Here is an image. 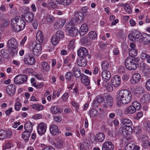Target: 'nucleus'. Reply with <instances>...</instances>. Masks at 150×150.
I'll return each instance as SVG.
<instances>
[{"instance_id": "nucleus-1", "label": "nucleus", "mask_w": 150, "mask_h": 150, "mask_svg": "<svg viewBox=\"0 0 150 150\" xmlns=\"http://www.w3.org/2000/svg\"><path fill=\"white\" fill-rule=\"evenodd\" d=\"M132 98L131 93L129 91L126 89L122 90L119 91L117 98V105L120 107L127 104L130 102Z\"/></svg>"}, {"instance_id": "nucleus-2", "label": "nucleus", "mask_w": 150, "mask_h": 150, "mask_svg": "<svg viewBox=\"0 0 150 150\" xmlns=\"http://www.w3.org/2000/svg\"><path fill=\"white\" fill-rule=\"evenodd\" d=\"M11 25L13 31L17 32L25 28V22L20 17L17 16L11 19Z\"/></svg>"}, {"instance_id": "nucleus-3", "label": "nucleus", "mask_w": 150, "mask_h": 150, "mask_svg": "<svg viewBox=\"0 0 150 150\" xmlns=\"http://www.w3.org/2000/svg\"><path fill=\"white\" fill-rule=\"evenodd\" d=\"M139 59L138 57L133 58L132 59L127 57L125 61V67L128 69L131 70H135L138 66Z\"/></svg>"}, {"instance_id": "nucleus-4", "label": "nucleus", "mask_w": 150, "mask_h": 150, "mask_svg": "<svg viewBox=\"0 0 150 150\" xmlns=\"http://www.w3.org/2000/svg\"><path fill=\"white\" fill-rule=\"evenodd\" d=\"M66 27L70 36L72 37L76 36L79 33L78 29L74 26L71 25V23L68 24L66 26Z\"/></svg>"}, {"instance_id": "nucleus-5", "label": "nucleus", "mask_w": 150, "mask_h": 150, "mask_svg": "<svg viewBox=\"0 0 150 150\" xmlns=\"http://www.w3.org/2000/svg\"><path fill=\"white\" fill-rule=\"evenodd\" d=\"M30 48L33 50V54L35 55H38L41 51V44L33 43L30 46Z\"/></svg>"}, {"instance_id": "nucleus-6", "label": "nucleus", "mask_w": 150, "mask_h": 150, "mask_svg": "<svg viewBox=\"0 0 150 150\" xmlns=\"http://www.w3.org/2000/svg\"><path fill=\"white\" fill-rule=\"evenodd\" d=\"M27 79V76L23 74L18 75L15 77L14 82L16 84H21L25 82Z\"/></svg>"}, {"instance_id": "nucleus-7", "label": "nucleus", "mask_w": 150, "mask_h": 150, "mask_svg": "<svg viewBox=\"0 0 150 150\" xmlns=\"http://www.w3.org/2000/svg\"><path fill=\"white\" fill-rule=\"evenodd\" d=\"M141 76L140 74L135 73L133 74L130 80V83L132 84H136L140 81Z\"/></svg>"}, {"instance_id": "nucleus-8", "label": "nucleus", "mask_w": 150, "mask_h": 150, "mask_svg": "<svg viewBox=\"0 0 150 150\" xmlns=\"http://www.w3.org/2000/svg\"><path fill=\"white\" fill-rule=\"evenodd\" d=\"M87 50L84 47H81L77 50V54L80 57L85 58L88 54Z\"/></svg>"}, {"instance_id": "nucleus-9", "label": "nucleus", "mask_w": 150, "mask_h": 150, "mask_svg": "<svg viewBox=\"0 0 150 150\" xmlns=\"http://www.w3.org/2000/svg\"><path fill=\"white\" fill-rule=\"evenodd\" d=\"M114 146L110 141H106L102 145V150H113Z\"/></svg>"}, {"instance_id": "nucleus-10", "label": "nucleus", "mask_w": 150, "mask_h": 150, "mask_svg": "<svg viewBox=\"0 0 150 150\" xmlns=\"http://www.w3.org/2000/svg\"><path fill=\"white\" fill-rule=\"evenodd\" d=\"M47 126L45 123L41 122L38 127V132L40 134H43L46 132Z\"/></svg>"}, {"instance_id": "nucleus-11", "label": "nucleus", "mask_w": 150, "mask_h": 150, "mask_svg": "<svg viewBox=\"0 0 150 150\" xmlns=\"http://www.w3.org/2000/svg\"><path fill=\"white\" fill-rule=\"evenodd\" d=\"M105 138V135L104 133L99 132L96 135L94 140L96 143H101L104 141Z\"/></svg>"}, {"instance_id": "nucleus-12", "label": "nucleus", "mask_w": 150, "mask_h": 150, "mask_svg": "<svg viewBox=\"0 0 150 150\" xmlns=\"http://www.w3.org/2000/svg\"><path fill=\"white\" fill-rule=\"evenodd\" d=\"M111 82L113 86L115 87H117L120 83L121 78L119 76L115 75L112 78Z\"/></svg>"}, {"instance_id": "nucleus-13", "label": "nucleus", "mask_w": 150, "mask_h": 150, "mask_svg": "<svg viewBox=\"0 0 150 150\" xmlns=\"http://www.w3.org/2000/svg\"><path fill=\"white\" fill-rule=\"evenodd\" d=\"M23 61L25 64L33 65L35 63V60L33 57L29 55L24 57Z\"/></svg>"}, {"instance_id": "nucleus-14", "label": "nucleus", "mask_w": 150, "mask_h": 150, "mask_svg": "<svg viewBox=\"0 0 150 150\" xmlns=\"http://www.w3.org/2000/svg\"><path fill=\"white\" fill-rule=\"evenodd\" d=\"M7 46L10 48L16 49L18 47V44L16 40L13 38H11L8 41Z\"/></svg>"}, {"instance_id": "nucleus-15", "label": "nucleus", "mask_w": 150, "mask_h": 150, "mask_svg": "<svg viewBox=\"0 0 150 150\" xmlns=\"http://www.w3.org/2000/svg\"><path fill=\"white\" fill-rule=\"evenodd\" d=\"M15 86L14 84L9 85L6 88V92L10 96H13L15 93Z\"/></svg>"}, {"instance_id": "nucleus-16", "label": "nucleus", "mask_w": 150, "mask_h": 150, "mask_svg": "<svg viewBox=\"0 0 150 150\" xmlns=\"http://www.w3.org/2000/svg\"><path fill=\"white\" fill-rule=\"evenodd\" d=\"M101 76L103 80L104 81L106 82L110 79L111 75L109 71H102L101 73Z\"/></svg>"}, {"instance_id": "nucleus-17", "label": "nucleus", "mask_w": 150, "mask_h": 150, "mask_svg": "<svg viewBox=\"0 0 150 150\" xmlns=\"http://www.w3.org/2000/svg\"><path fill=\"white\" fill-rule=\"evenodd\" d=\"M50 110L52 113L54 114H57L58 113H61L63 111V109L57 105L51 106Z\"/></svg>"}, {"instance_id": "nucleus-18", "label": "nucleus", "mask_w": 150, "mask_h": 150, "mask_svg": "<svg viewBox=\"0 0 150 150\" xmlns=\"http://www.w3.org/2000/svg\"><path fill=\"white\" fill-rule=\"evenodd\" d=\"M22 18H24L25 21L28 23H30L33 21L34 15L33 13L31 12L27 13L25 16H22Z\"/></svg>"}, {"instance_id": "nucleus-19", "label": "nucleus", "mask_w": 150, "mask_h": 150, "mask_svg": "<svg viewBox=\"0 0 150 150\" xmlns=\"http://www.w3.org/2000/svg\"><path fill=\"white\" fill-rule=\"evenodd\" d=\"M50 130L51 134L54 135H57L59 133L58 127L54 125L50 126Z\"/></svg>"}, {"instance_id": "nucleus-20", "label": "nucleus", "mask_w": 150, "mask_h": 150, "mask_svg": "<svg viewBox=\"0 0 150 150\" xmlns=\"http://www.w3.org/2000/svg\"><path fill=\"white\" fill-rule=\"evenodd\" d=\"M43 21L46 23H51L54 22V18L53 16L49 14H47L44 16L43 18Z\"/></svg>"}, {"instance_id": "nucleus-21", "label": "nucleus", "mask_w": 150, "mask_h": 150, "mask_svg": "<svg viewBox=\"0 0 150 150\" xmlns=\"http://www.w3.org/2000/svg\"><path fill=\"white\" fill-rule=\"evenodd\" d=\"M88 31V26L87 24H83L80 28L79 33L81 36H83L86 34Z\"/></svg>"}, {"instance_id": "nucleus-22", "label": "nucleus", "mask_w": 150, "mask_h": 150, "mask_svg": "<svg viewBox=\"0 0 150 150\" xmlns=\"http://www.w3.org/2000/svg\"><path fill=\"white\" fill-rule=\"evenodd\" d=\"M81 81L82 83L86 85H88L90 83L88 77L83 74H82L81 76Z\"/></svg>"}, {"instance_id": "nucleus-23", "label": "nucleus", "mask_w": 150, "mask_h": 150, "mask_svg": "<svg viewBox=\"0 0 150 150\" xmlns=\"http://www.w3.org/2000/svg\"><path fill=\"white\" fill-rule=\"evenodd\" d=\"M44 40L43 34L40 31H38L36 35V40L41 44Z\"/></svg>"}, {"instance_id": "nucleus-24", "label": "nucleus", "mask_w": 150, "mask_h": 150, "mask_svg": "<svg viewBox=\"0 0 150 150\" xmlns=\"http://www.w3.org/2000/svg\"><path fill=\"white\" fill-rule=\"evenodd\" d=\"M42 69L45 71L48 72L50 69V66L48 63L46 62H43L41 64Z\"/></svg>"}, {"instance_id": "nucleus-25", "label": "nucleus", "mask_w": 150, "mask_h": 150, "mask_svg": "<svg viewBox=\"0 0 150 150\" xmlns=\"http://www.w3.org/2000/svg\"><path fill=\"white\" fill-rule=\"evenodd\" d=\"M66 21L64 20H61L59 22H56L54 25V28L57 29L61 28L64 25Z\"/></svg>"}, {"instance_id": "nucleus-26", "label": "nucleus", "mask_w": 150, "mask_h": 150, "mask_svg": "<svg viewBox=\"0 0 150 150\" xmlns=\"http://www.w3.org/2000/svg\"><path fill=\"white\" fill-rule=\"evenodd\" d=\"M33 125L31 122H27L25 124L24 127L25 131L31 132L33 129Z\"/></svg>"}, {"instance_id": "nucleus-27", "label": "nucleus", "mask_w": 150, "mask_h": 150, "mask_svg": "<svg viewBox=\"0 0 150 150\" xmlns=\"http://www.w3.org/2000/svg\"><path fill=\"white\" fill-rule=\"evenodd\" d=\"M121 121L122 124L125 126H132V122L129 119L122 118L121 120Z\"/></svg>"}, {"instance_id": "nucleus-28", "label": "nucleus", "mask_w": 150, "mask_h": 150, "mask_svg": "<svg viewBox=\"0 0 150 150\" xmlns=\"http://www.w3.org/2000/svg\"><path fill=\"white\" fill-rule=\"evenodd\" d=\"M57 2L59 4L67 6L71 3V0H56Z\"/></svg>"}, {"instance_id": "nucleus-29", "label": "nucleus", "mask_w": 150, "mask_h": 150, "mask_svg": "<svg viewBox=\"0 0 150 150\" xmlns=\"http://www.w3.org/2000/svg\"><path fill=\"white\" fill-rule=\"evenodd\" d=\"M149 95L145 94L143 95L140 98V101L142 104H144L147 103L149 99Z\"/></svg>"}, {"instance_id": "nucleus-30", "label": "nucleus", "mask_w": 150, "mask_h": 150, "mask_svg": "<svg viewBox=\"0 0 150 150\" xmlns=\"http://www.w3.org/2000/svg\"><path fill=\"white\" fill-rule=\"evenodd\" d=\"M136 110L132 105L128 107L126 110L125 112L127 114H131L134 113Z\"/></svg>"}, {"instance_id": "nucleus-31", "label": "nucleus", "mask_w": 150, "mask_h": 150, "mask_svg": "<svg viewBox=\"0 0 150 150\" xmlns=\"http://www.w3.org/2000/svg\"><path fill=\"white\" fill-rule=\"evenodd\" d=\"M59 40H60L55 35L52 36L51 41L53 45H56L58 43Z\"/></svg>"}, {"instance_id": "nucleus-32", "label": "nucleus", "mask_w": 150, "mask_h": 150, "mask_svg": "<svg viewBox=\"0 0 150 150\" xmlns=\"http://www.w3.org/2000/svg\"><path fill=\"white\" fill-rule=\"evenodd\" d=\"M30 132L25 131L22 135V138L25 140L28 141L30 137Z\"/></svg>"}, {"instance_id": "nucleus-33", "label": "nucleus", "mask_w": 150, "mask_h": 150, "mask_svg": "<svg viewBox=\"0 0 150 150\" xmlns=\"http://www.w3.org/2000/svg\"><path fill=\"white\" fill-rule=\"evenodd\" d=\"M104 100V98L101 95H99L96 97V100L93 101L94 105L98 103L103 102Z\"/></svg>"}, {"instance_id": "nucleus-34", "label": "nucleus", "mask_w": 150, "mask_h": 150, "mask_svg": "<svg viewBox=\"0 0 150 150\" xmlns=\"http://www.w3.org/2000/svg\"><path fill=\"white\" fill-rule=\"evenodd\" d=\"M101 67L102 71H108L109 67L108 62L106 61L103 62L101 64Z\"/></svg>"}, {"instance_id": "nucleus-35", "label": "nucleus", "mask_w": 150, "mask_h": 150, "mask_svg": "<svg viewBox=\"0 0 150 150\" xmlns=\"http://www.w3.org/2000/svg\"><path fill=\"white\" fill-rule=\"evenodd\" d=\"M137 54V51L136 49H132L129 50V56L131 57H134Z\"/></svg>"}, {"instance_id": "nucleus-36", "label": "nucleus", "mask_w": 150, "mask_h": 150, "mask_svg": "<svg viewBox=\"0 0 150 150\" xmlns=\"http://www.w3.org/2000/svg\"><path fill=\"white\" fill-rule=\"evenodd\" d=\"M76 18L80 21H83L84 19V15L81 12H76L75 14Z\"/></svg>"}, {"instance_id": "nucleus-37", "label": "nucleus", "mask_w": 150, "mask_h": 150, "mask_svg": "<svg viewBox=\"0 0 150 150\" xmlns=\"http://www.w3.org/2000/svg\"><path fill=\"white\" fill-rule=\"evenodd\" d=\"M105 99L106 100L105 101L106 103H111L112 105L113 98L110 95L107 94L105 96Z\"/></svg>"}, {"instance_id": "nucleus-38", "label": "nucleus", "mask_w": 150, "mask_h": 150, "mask_svg": "<svg viewBox=\"0 0 150 150\" xmlns=\"http://www.w3.org/2000/svg\"><path fill=\"white\" fill-rule=\"evenodd\" d=\"M57 6V4L55 2L48 1L47 7L48 8L51 9H54Z\"/></svg>"}, {"instance_id": "nucleus-39", "label": "nucleus", "mask_w": 150, "mask_h": 150, "mask_svg": "<svg viewBox=\"0 0 150 150\" xmlns=\"http://www.w3.org/2000/svg\"><path fill=\"white\" fill-rule=\"evenodd\" d=\"M140 57L142 59H150V56L149 54H147L146 53L145 51H144L142 52L140 55Z\"/></svg>"}, {"instance_id": "nucleus-40", "label": "nucleus", "mask_w": 150, "mask_h": 150, "mask_svg": "<svg viewBox=\"0 0 150 150\" xmlns=\"http://www.w3.org/2000/svg\"><path fill=\"white\" fill-rule=\"evenodd\" d=\"M78 65L82 67H84L86 66L87 62L83 59H82L80 60H78L77 62Z\"/></svg>"}, {"instance_id": "nucleus-41", "label": "nucleus", "mask_w": 150, "mask_h": 150, "mask_svg": "<svg viewBox=\"0 0 150 150\" xmlns=\"http://www.w3.org/2000/svg\"><path fill=\"white\" fill-rule=\"evenodd\" d=\"M55 35L59 40L62 39L64 37L63 32L61 30L58 31L56 33Z\"/></svg>"}, {"instance_id": "nucleus-42", "label": "nucleus", "mask_w": 150, "mask_h": 150, "mask_svg": "<svg viewBox=\"0 0 150 150\" xmlns=\"http://www.w3.org/2000/svg\"><path fill=\"white\" fill-rule=\"evenodd\" d=\"M89 38L93 40H94L97 38V34L94 31H91L88 34Z\"/></svg>"}, {"instance_id": "nucleus-43", "label": "nucleus", "mask_w": 150, "mask_h": 150, "mask_svg": "<svg viewBox=\"0 0 150 150\" xmlns=\"http://www.w3.org/2000/svg\"><path fill=\"white\" fill-rule=\"evenodd\" d=\"M144 89L143 88L140 86H137L135 90V92L138 94H142L144 92Z\"/></svg>"}, {"instance_id": "nucleus-44", "label": "nucleus", "mask_w": 150, "mask_h": 150, "mask_svg": "<svg viewBox=\"0 0 150 150\" xmlns=\"http://www.w3.org/2000/svg\"><path fill=\"white\" fill-rule=\"evenodd\" d=\"M132 105L136 110H138L141 108V105L140 103L137 101L134 102L132 103Z\"/></svg>"}, {"instance_id": "nucleus-45", "label": "nucleus", "mask_w": 150, "mask_h": 150, "mask_svg": "<svg viewBox=\"0 0 150 150\" xmlns=\"http://www.w3.org/2000/svg\"><path fill=\"white\" fill-rule=\"evenodd\" d=\"M73 76V73L70 71H68L65 75V79L67 81H70Z\"/></svg>"}, {"instance_id": "nucleus-46", "label": "nucleus", "mask_w": 150, "mask_h": 150, "mask_svg": "<svg viewBox=\"0 0 150 150\" xmlns=\"http://www.w3.org/2000/svg\"><path fill=\"white\" fill-rule=\"evenodd\" d=\"M124 9L128 13L131 14L132 13V10L129 5L128 4H126L124 6Z\"/></svg>"}, {"instance_id": "nucleus-47", "label": "nucleus", "mask_w": 150, "mask_h": 150, "mask_svg": "<svg viewBox=\"0 0 150 150\" xmlns=\"http://www.w3.org/2000/svg\"><path fill=\"white\" fill-rule=\"evenodd\" d=\"M6 131L0 129V139H6Z\"/></svg>"}, {"instance_id": "nucleus-48", "label": "nucleus", "mask_w": 150, "mask_h": 150, "mask_svg": "<svg viewBox=\"0 0 150 150\" xmlns=\"http://www.w3.org/2000/svg\"><path fill=\"white\" fill-rule=\"evenodd\" d=\"M69 94L68 92H65L61 97V99L64 102L67 101L69 96Z\"/></svg>"}, {"instance_id": "nucleus-49", "label": "nucleus", "mask_w": 150, "mask_h": 150, "mask_svg": "<svg viewBox=\"0 0 150 150\" xmlns=\"http://www.w3.org/2000/svg\"><path fill=\"white\" fill-rule=\"evenodd\" d=\"M104 86L106 90L108 92H111L113 89V87L110 83H107L106 84L104 85Z\"/></svg>"}, {"instance_id": "nucleus-50", "label": "nucleus", "mask_w": 150, "mask_h": 150, "mask_svg": "<svg viewBox=\"0 0 150 150\" xmlns=\"http://www.w3.org/2000/svg\"><path fill=\"white\" fill-rule=\"evenodd\" d=\"M132 142H131L126 146L125 148V150H133L134 146L132 144Z\"/></svg>"}, {"instance_id": "nucleus-51", "label": "nucleus", "mask_w": 150, "mask_h": 150, "mask_svg": "<svg viewBox=\"0 0 150 150\" xmlns=\"http://www.w3.org/2000/svg\"><path fill=\"white\" fill-rule=\"evenodd\" d=\"M98 111L95 109H92L90 112V115L92 117H94L97 114Z\"/></svg>"}, {"instance_id": "nucleus-52", "label": "nucleus", "mask_w": 150, "mask_h": 150, "mask_svg": "<svg viewBox=\"0 0 150 150\" xmlns=\"http://www.w3.org/2000/svg\"><path fill=\"white\" fill-rule=\"evenodd\" d=\"M71 105L74 107L76 108V112H78L79 106V103L75 101H72L71 102Z\"/></svg>"}, {"instance_id": "nucleus-53", "label": "nucleus", "mask_w": 150, "mask_h": 150, "mask_svg": "<svg viewBox=\"0 0 150 150\" xmlns=\"http://www.w3.org/2000/svg\"><path fill=\"white\" fill-rule=\"evenodd\" d=\"M11 147V144L10 143L8 142L6 144H4L3 145V150H6L7 149L10 148Z\"/></svg>"}, {"instance_id": "nucleus-54", "label": "nucleus", "mask_w": 150, "mask_h": 150, "mask_svg": "<svg viewBox=\"0 0 150 150\" xmlns=\"http://www.w3.org/2000/svg\"><path fill=\"white\" fill-rule=\"evenodd\" d=\"M134 33H130L128 35V38L131 41L134 42L136 40L134 37Z\"/></svg>"}, {"instance_id": "nucleus-55", "label": "nucleus", "mask_w": 150, "mask_h": 150, "mask_svg": "<svg viewBox=\"0 0 150 150\" xmlns=\"http://www.w3.org/2000/svg\"><path fill=\"white\" fill-rule=\"evenodd\" d=\"M56 144L58 148L61 149L63 146V142L62 140H59L58 141Z\"/></svg>"}, {"instance_id": "nucleus-56", "label": "nucleus", "mask_w": 150, "mask_h": 150, "mask_svg": "<svg viewBox=\"0 0 150 150\" xmlns=\"http://www.w3.org/2000/svg\"><path fill=\"white\" fill-rule=\"evenodd\" d=\"M21 106V104L19 102H16L15 105V109L17 111L19 110Z\"/></svg>"}, {"instance_id": "nucleus-57", "label": "nucleus", "mask_w": 150, "mask_h": 150, "mask_svg": "<svg viewBox=\"0 0 150 150\" xmlns=\"http://www.w3.org/2000/svg\"><path fill=\"white\" fill-rule=\"evenodd\" d=\"M24 73H28L29 74H31L33 72L32 69L30 68H26L23 71Z\"/></svg>"}, {"instance_id": "nucleus-58", "label": "nucleus", "mask_w": 150, "mask_h": 150, "mask_svg": "<svg viewBox=\"0 0 150 150\" xmlns=\"http://www.w3.org/2000/svg\"><path fill=\"white\" fill-rule=\"evenodd\" d=\"M118 71L121 73H124L125 72V69L122 66H120L118 70Z\"/></svg>"}, {"instance_id": "nucleus-59", "label": "nucleus", "mask_w": 150, "mask_h": 150, "mask_svg": "<svg viewBox=\"0 0 150 150\" xmlns=\"http://www.w3.org/2000/svg\"><path fill=\"white\" fill-rule=\"evenodd\" d=\"M145 86L147 90L150 91V79L146 80Z\"/></svg>"}, {"instance_id": "nucleus-60", "label": "nucleus", "mask_w": 150, "mask_h": 150, "mask_svg": "<svg viewBox=\"0 0 150 150\" xmlns=\"http://www.w3.org/2000/svg\"><path fill=\"white\" fill-rule=\"evenodd\" d=\"M1 54L3 55L4 58L8 59L9 58V57L8 55L7 54V53L4 50H2L1 51Z\"/></svg>"}, {"instance_id": "nucleus-61", "label": "nucleus", "mask_w": 150, "mask_h": 150, "mask_svg": "<svg viewBox=\"0 0 150 150\" xmlns=\"http://www.w3.org/2000/svg\"><path fill=\"white\" fill-rule=\"evenodd\" d=\"M145 39V38L144 36V35H141L138 38V39H137V41L139 42H143V41Z\"/></svg>"}, {"instance_id": "nucleus-62", "label": "nucleus", "mask_w": 150, "mask_h": 150, "mask_svg": "<svg viewBox=\"0 0 150 150\" xmlns=\"http://www.w3.org/2000/svg\"><path fill=\"white\" fill-rule=\"evenodd\" d=\"M74 74L75 77L76 78H79L80 76L81 77L82 75L81 74V72L80 70L74 73Z\"/></svg>"}, {"instance_id": "nucleus-63", "label": "nucleus", "mask_w": 150, "mask_h": 150, "mask_svg": "<svg viewBox=\"0 0 150 150\" xmlns=\"http://www.w3.org/2000/svg\"><path fill=\"white\" fill-rule=\"evenodd\" d=\"M71 23V25L74 26L77 24V21L75 18H72L71 19V22L69 23Z\"/></svg>"}, {"instance_id": "nucleus-64", "label": "nucleus", "mask_w": 150, "mask_h": 150, "mask_svg": "<svg viewBox=\"0 0 150 150\" xmlns=\"http://www.w3.org/2000/svg\"><path fill=\"white\" fill-rule=\"evenodd\" d=\"M81 41L85 43H88V38L86 37H83L81 39Z\"/></svg>"}]
</instances>
